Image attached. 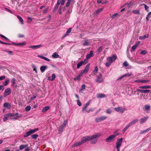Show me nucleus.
<instances>
[{"label": "nucleus", "mask_w": 151, "mask_h": 151, "mask_svg": "<svg viewBox=\"0 0 151 151\" xmlns=\"http://www.w3.org/2000/svg\"><path fill=\"white\" fill-rule=\"evenodd\" d=\"M100 135L99 134H98L93 135L92 136H84L81 138V142L83 144L87 141L91 140V143L92 144L96 143L97 141V139H96L97 137H99Z\"/></svg>", "instance_id": "nucleus-1"}, {"label": "nucleus", "mask_w": 151, "mask_h": 151, "mask_svg": "<svg viewBox=\"0 0 151 151\" xmlns=\"http://www.w3.org/2000/svg\"><path fill=\"white\" fill-rule=\"evenodd\" d=\"M119 134V133H116L113 134V135H110L106 139V142H111L112 141V140L114 138Z\"/></svg>", "instance_id": "nucleus-2"}, {"label": "nucleus", "mask_w": 151, "mask_h": 151, "mask_svg": "<svg viewBox=\"0 0 151 151\" xmlns=\"http://www.w3.org/2000/svg\"><path fill=\"white\" fill-rule=\"evenodd\" d=\"M116 55H114L111 57H109L107 58V60L108 61L110 62V63H112L116 59Z\"/></svg>", "instance_id": "nucleus-3"}, {"label": "nucleus", "mask_w": 151, "mask_h": 151, "mask_svg": "<svg viewBox=\"0 0 151 151\" xmlns=\"http://www.w3.org/2000/svg\"><path fill=\"white\" fill-rule=\"evenodd\" d=\"M114 110L117 112H119L121 113H123L125 110V108L122 107H118L115 108Z\"/></svg>", "instance_id": "nucleus-4"}, {"label": "nucleus", "mask_w": 151, "mask_h": 151, "mask_svg": "<svg viewBox=\"0 0 151 151\" xmlns=\"http://www.w3.org/2000/svg\"><path fill=\"white\" fill-rule=\"evenodd\" d=\"M11 92V89L10 88H8L6 89L5 91L4 95V97H6L7 96L10 95Z\"/></svg>", "instance_id": "nucleus-5"}, {"label": "nucleus", "mask_w": 151, "mask_h": 151, "mask_svg": "<svg viewBox=\"0 0 151 151\" xmlns=\"http://www.w3.org/2000/svg\"><path fill=\"white\" fill-rule=\"evenodd\" d=\"M107 118L106 116H101L98 118H97L95 119V122H100L102 121L105 120Z\"/></svg>", "instance_id": "nucleus-6"}, {"label": "nucleus", "mask_w": 151, "mask_h": 151, "mask_svg": "<svg viewBox=\"0 0 151 151\" xmlns=\"http://www.w3.org/2000/svg\"><path fill=\"white\" fill-rule=\"evenodd\" d=\"M123 141V139L121 138L117 139V142L116 143V147H120L122 145Z\"/></svg>", "instance_id": "nucleus-7"}, {"label": "nucleus", "mask_w": 151, "mask_h": 151, "mask_svg": "<svg viewBox=\"0 0 151 151\" xmlns=\"http://www.w3.org/2000/svg\"><path fill=\"white\" fill-rule=\"evenodd\" d=\"M96 81V82L99 83H101L104 81V80L101 74H100V76H98Z\"/></svg>", "instance_id": "nucleus-8"}, {"label": "nucleus", "mask_w": 151, "mask_h": 151, "mask_svg": "<svg viewBox=\"0 0 151 151\" xmlns=\"http://www.w3.org/2000/svg\"><path fill=\"white\" fill-rule=\"evenodd\" d=\"M137 91L138 92H141L142 93H149L150 91L149 90L146 89V90H143V89H137Z\"/></svg>", "instance_id": "nucleus-9"}, {"label": "nucleus", "mask_w": 151, "mask_h": 151, "mask_svg": "<svg viewBox=\"0 0 151 151\" xmlns=\"http://www.w3.org/2000/svg\"><path fill=\"white\" fill-rule=\"evenodd\" d=\"M41 45H32L29 47V48H32L34 49H36L40 48L42 47Z\"/></svg>", "instance_id": "nucleus-10"}, {"label": "nucleus", "mask_w": 151, "mask_h": 151, "mask_svg": "<svg viewBox=\"0 0 151 151\" xmlns=\"http://www.w3.org/2000/svg\"><path fill=\"white\" fill-rule=\"evenodd\" d=\"M148 117H144L140 119V124H142L145 122L148 118Z\"/></svg>", "instance_id": "nucleus-11"}, {"label": "nucleus", "mask_w": 151, "mask_h": 151, "mask_svg": "<svg viewBox=\"0 0 151 151\" xmlns=\"http://www.w3.org/2000/svg\"><path fill=\"white\" fill-rule=\"evenodd\" d=\"M91 102V101L90 100L85 104L83 109H82V111H84L86 110L87 107L90 104Z\"/></svg>", "instance_id": "nucleus-12"}, {"label": "nucleus", "mask_w": 151, "mask_h": 151, "mask_svg": "<svg viewBox=\"0 0 151 151\" xmlns=\"http://www.w3.org/2000/svg\"><path fill=\"white\" fill-rule=\"evenodd\" d=\"M26 42H24L22 43H16L12 42L13 45L15 46H21L24 45L26 44Z\"/></svg>", "instance_id": "nucleus-13"}, {"label": "nucleus", "mask_w": 151, "mask_h": 151, "mask_svg": "<svg viewBox=\"0 0 151 151\" xmlns=\"http://www.w3.org/2000/svg\"><path fill=\"white\" fill-rule=\"evenodd\" d=\"M138 121V119H135L132 121L130 122L129 124L130 126L134 124Z\"/></svg>", "instance_id": "nucleus-14"}, {"label": "nucleus", "mask_w": 151, "mask_h": 151, "mask_svg": "<svg viewBox=\"0 0 151 151\" xmlns=\"http://www.w3.org/2000/svg\"><path fill=\"white\" fill-rule=\"evenodd\" d=\"M47 68V65H43L40 67V70L42 73H43L45 70Z\"/></svg>", "instance_id": "nucleus-15"}, {"label": "nucleus", "mask_w": 151, "mask_h": 151, "mask_svg": "<svg viewBox=\"0 0 151 151\" xmlns=\"http://www.w3.org/2000/svg\"><path fill=\"white\" fill-rule=\"evenodd\" d=\"M32 134V133L31 132V130H30L29 131L27 132H26L25 133V134L24 135L23 137H27Z\"/></svg>", "instance_id": "nucleus-16"}, {"label": "nucleus", "mask_w": 151, "mask_h": 151, "mask_svg": "<svg viewBox=\"0 0 151 151\" xmlns=\"http://www.w3.org/2000/svg\"><path fill=\"white\" fill-rule=\"evenodd\" d=\"M90 42L88 40H85L84 42L83 43V46H88L90 45Z\"/></svg>", "instance_id": "nucleus-17"}, {"label": "nucleus", "mask_w": 151, "mask_h": 151, "mask_svg": "<svg viewBox=\"0 0 151 151\" xmlns=\"http://www.w3.org/2000/svg\"><path fill=\"white\" fill-rule=\"evenodd\" d=\"M82 144L81 143V142H76L73 145L72 147H76L79 146L80 145H81Z\"/></svg>", "instance_id": "nucleus-18"}, {"label": "nucleus", "mask_w": 151, "mask_h": 151, "mask_svg": "<svg viewBox=\"0 0 151 151\" xmlns=\"http://www.w3.org/2000/svg\"><path fill=\"white\" fill-rule=\"evenodd\" d=\"M103 10V8H101L95 11L94 13L95 15H98Z\"/></svg>", "instance_id": "nucleus-19"}, {"label": "nucleus", "mask_w": 151, "mask_h": 151, "mask_svg": "<svg viewBox=\"0 0 151 151\" xmlns=\"http://www.w3.org/2000/svg\"><path fill=\"white\" fill-rule=\"evenodd\" d=\"M4 106L9 109L11 108V105L9 103L7 102H5L4 104Z\"/></svg>", "instance_id": "nucleus-20"}, {"label": "nucleus", "mask_w": 151, "mask_h": 151, "mask_svg": "<svg viewBox=\"0 0 151 151\" xmlns=\"http://www.w3.org/2000/svg\"><path fill=\"white\" fill-rule=\"evenodd\" d=\"M151 87V86H142L139 87V88L144 89H147V88H150Z\"/></svg>", "instance_id": "nucleus-21"}, {"label": "nucleus", "mask_w": 151, "mask_h": 151, "mask_svg": "<svg viewBox=\"0 0 151 151\" xmlns=\"http://www.w3.org/2000/svg\"><path fill=\"white\" fill-rule=\"evenodd\" d=\"M97 97L99 98H102L106 97V96L105 94L99 93L97 94Z\"/></svg>", "instance_id": "nucleus-22"}, {"label": "nucleus", "mask_w": 151, "mask_h": 151, "mask_svg": "<svg viewBox=\"0 0 151 151\" xmlns=\"http://www.w3.org/2000/svg\"><path fill=\"white\" fill-rule=\"evenodd\" d=\"M17 17L19 20L20 22H21L22 24H24V21L22 18L19 15H17Z\"/></svg>", "instance_id": "nucleus-23"}, {"label": "nucleus", "mask_w": 151, "mask_h": 151, "mask_svg": "<svg viewBox=\"0 0 151 151\" xmlns=\"http://www.w3.org/2000/svg\"><path fill=\"white\" fill-rule=\"evenodd\" d=\"M28 145L27 144L25 145H21L20 146L19 149L20 150H23V149L27 147Z\"/></svg>", "instance_id": "nucleus-24"}, {"label": "nucleus", "mask_w": 151, "mask_h": 151, "mask_svg": "<svg viewBox=\"0 0 151 151\" xmlns=\"http://www.w3.org/2000/svg\"><path fill=\"white\" fill-rule=\"evenodd\" d=\"M140 5L141 6H143V5L144 6L145 10L147 12H149V6H147L146 4H141Z\"/></svg>", "instance_id": "nucleus-25"}, {"label": "nucleus", "mask_w": 151, "mask_h": 151, "mask_svg": "<svg viewBox=\"0 0 151 151\" xmlns=\"http://www.w3.org/2000/svg\"><path fill=\"white\" fill-rule=\"evenodd\" d=\"M64 128L63 127H62L61 126L59 127L58 133L59 134H60L62 132Z\"/></svg>", "instance_id": "nucleus-26"}, {"label": "nucleus", "mask_w": 151, "mask_h": 151, "mask_svg": "<svg viewBox=\"0 0 151 151\" xmlns=\"http://www.w3.org/2000/svg\"><path fill=\"white\" fill-rule=\"evenodd\" d=\"M149 37L148 34H147V35H145L143 36H140L139 37V39L140 40H144L146 38H147Z\"/></svg>", "instance_id": "nucleus-27"}, {"label": "nucleus", "mask_w": 151, "mask_h": 151, "mask_svg": "<svg viewBox=\"0 0 151 151\" xmlns=\"http://www.w3.org/2000/svg\"><path fill=\"white\" fill-rule=\"evenodd\" d=\"M93 54V52L91 50L90 51V54H88L86 55V58H90L92 56Z\"/></svg>", "instance_id": "nucleus-28"}, {"label": "nucleus", "mask_w": 151, "mask_h": 151, "mask_svg": "<svg viewBox=\"0 0 151 151\" xmlns=\"http://www.w3.org/2000/svg\"><path fill=\"white\" fill-rule=\"evenodd\" d=\"M130 126V125L129 124H127L125 127L122 130V133H124Z\"/></svg>", "instance_id": "nucleus-29"}, {"label": "nucleus", "mask_w": 151, "mask_h": 151, "mask_svg": "<svg viewBox=\"0 0 151 151\" xmlns=\"http://www.w3.org/2000/svg\"><path fill=\"white\" fill-rule=\"evenodd\" d=\"M50 109V107L49 106H46L42 109V111L43 112H45L47 111Z\"/></svg>", "instance_id": "nucleus-30"}, {"label": "nucleus", "mask_w": 151, "mask_h": 151, "mask_svg": "<svg viewBox=\"0 0 151 151\" xmlns=\"http://www.w3.org/2000/svg\"><path fill=\"white\" fill-rule=\"evenodd\" d=\"M59 55L56 52H54L53 53L52 57L54 58H57L59 57Z\"/></svg>", "instance_id": "nucleus-31"}, {"label": "nucleus", "mask_w": 151, "mask_h": 151, "mask_svg": "<svg viewBox=\"0 0 151 151\" xmlns=\"http://www.w3.org/2000/svg\"><path fill=\"white\" fill-rule=\"evenodd\" d=\"M139 42H137L135 45L133 46L132 47V49L133 51H134V50L136 49L137 47L138 46V45L139 44Z\"/></svg>", "instance_id": "nucleus-32"}, {"label": "nucleus", "mask_w": 151, "mask_h": 151, "mask_svg": "<svg viewBox=\"0 0 151 151\" xmlns=\"http://www.w3.org/2000/svg\"><path fill=\"white\" fill-rule=\"evenodd\" d=\"M9 117V116H8L7 114H5L4 116L3 121L4 122H6L7 120Z\"/></svg>", "instance_id": "nucleus-33"}, {"label": "nucleus", "mask_w": 151, "mask_h": 151, "mask_svg": "<svg viewBox=\"0 0 151 151\" xmlns=\"http://www.w3.org/2000/svg\"><path fill=\"white\" fill-rule=\"evenodd\" d=\"M71 29H72L71 28H70L68 29L66 33L65 34V36L68 35V34H69L70 32L71 31Z\"/></svg>", "instance_id": "nucleus-34"}, {"label": "nucleus", "mask_w": 151, "mask_h": 151, "mask_svg": "<svg viewBox=\"0 0 151 151\" xmlns=\"http://www.w3.org/2000/svg\"><path fill=\"white\" fill-rule=\"evenodd\" d=\"M132 12L134 14H140V12L139 10H134L132 11Z\"/></svg>", "instance_id": "nucleus-35"}, {"label": "nucleus", "mask_w": 151, "mask_h": 151, "mask_svg": "<svg viewBox=\"0 0 151 151\" xmlns=\"http://www.w3.org/2000/svg\"><path fill=\"white\" fill-rule=\"evenodd\" d=\"M98 68L97 66H96L94 68V70L93 71V72L94 74H96L98 70Z\"/></svg>", "instance_id": "nucleus-36"}, {"label": "nucleus", "mask_w": 151, "mask_h": 151, "mask_svg": "<svg viewBox=\"0 0 151 151\" xmlns=\"http://www.w3.org/2000/svg\"><path fill=\"white\" fill-rule=\"evenodd\" d=\"M95 109V108H90L88 110L86 111L85 112L87 113H89L90 112H92Z\"/></svg>", "instance_id": "nucleus-37"}, {"label": "nucleus", "mask_w": 151, "mask_h": 151, "mask_svg": "<svg viewBox=\"0 0 151 151\" xmlns=\"http://www.w3.org/2000/svg\"><path fill=\"white\" fill-rule=\"evenodd\" d=\"M83 62H81L77 64V68H79L80 67L83 65Z\"/></svg>", "instance_id": "nucleus-38"}, {"label": "nucleus", "mask_w": 151, "mask_h": 151, "mask_svg": "<svg viewBox=\"0 0 151 151\" xmlns=\"http://www.w3.org/2000/svg\"><path fill=\"white\" fill-rule=\"evenodd\" d=\"M9 81V79H6L5 80V82L3 83V85L4 86H6L8 84V83Z\"/></svg>", "instance_id": "nucleus-39"}, {"label": "nucleus", "mask_w": 151, "mask_h": 151, "mask_svg": "<svg viewBox=\"0 0 151 151\" xmlns=\"http://www.w3.org/2000/svg\"><path fill=\"white\" fill-rule=\"evenodd\" d=\"M38 137V135L37 134H34L31 136V137L32 139H36Z\"/></svg>", "instance_id": "nucleus-40"}, {"label": "nucleus", "mask_w": 151, "mask_h": 151, "mask_svg": "<svg viewBox=\"0 0 151 151\" xmlns=\"http://www.w3.org/2000/svg\"><path fill=\"white\" fill-rule=\"evenodd\" d=\"M67 123V121H65L63 122V124L60 126L62 127H65L66 126Z\"/></svg>", "instance_id": "nucleus-41"}, {"label": "nucleus", "mask_w": 151, "mask_h": 151, "mask_svg": "<svg viewBox=\"0 0 151 151\" xmlns=\"http://www.w3.org/2000/svg\"><path fill=\"white\" fill-rule=\"evenodd\" d=\"M90 66V64H88L85 67V69L87 70L88 71V70L89 69V67Z\"/></svg>", "instance_id": "nucleus-42"}, {"label": "nucleus", "mask_w": 151, "mask_h": 151, "mask_svg": "<svg viewBox=\"0 0 151 151\" xmlns=\"http://www.w3.org/2000/svg\"><path fill=\"white\" fill-rule=\"evenodd\" d=\"M0 36H1L2 38L4 39H5L8 40V41H9V40L8 38H7V37H6L5 36L2 35L0 34Z\"/></svg>", "instance_id": "nucleus-43"}, {"label": "nucleus", "mask_w": 151, "mask_h": 151, "mask_svg": "<svg viewBox=\"0 0 151 151\" xmlns=\"http://www.w3.org/2000/svg\"><path fill=\"white\" fill-rule=\"evenodd\" d=\"M6 114L8 116H9V117L13 116H15V114L14 113H8Z\"/></svg>", "instance_id": "nucleus-44"}, {"label": "nucleus", "mask_w": 151, "mask_h": 151, "mask_svg": "<svg viewBox=\"0 0 151 151\" xmlns=\"http://www.w3.org/2000/svg\"><path fill=\"white\" fill-rule=\"evenodd\" d=\"M31 106H28L25 108V110L27 111H29L31 109Z\"/></svg>", "instance_id": "nucleus-45"}, {"label": "nucleus", "mask_w": 151, "mask_h": 151, "mask_svg": "<svg viewBox=\"0 0 151 151\" xmlns=\"http://www.w3.org/2000/svg\"><path fill=\"white\" fill-rule=\"evenodd\" d=\"M145 108L146 110H148L150 109V106L149 105H146L145 106Z\"/></svg>", "instance_id": "nucleus-46"}, {"label": "nucleus", "mask_w": 151, "mask_h": 151, "mask_svg": "<svg viewBox=\"0 0 151 151\" xmlns=\"http://www.w3.org/2000/svg\"><path fill=\"white\" fill-rule=\"evenodd\" d=\"M55 78V75L54 73L52 74L51 76V81H53Z\"/></svg>", "instance_id": "nucleus-47"}, {"label": "nucleus", "mask_w": 151, "mask_h": 151, "mask_svg": "<svg viewBox=\"0 0 151 151\" xmlns=\"http://www.w3.org/2000/svg\"><path fill=\"white\" fill-rule=\"evenodd\" d=\"M4 51L5 52H8L10 55H13V52L12 51L7 50H4Z\"/></svg>", "instance_id": "nucleus-48"}, {"label": "nucleus", "mask_w": 151, "mask_h": 151, "mask_svg": "<svg viewBox=\"0 0 151 151\" xmlns=\"http://www.w3.org/2000/svg\"><path fill=\"white\" fill-rule=\"evenodd\" d=\"M31 131V132L32 133V134L33 133L35 132H36V131H38V128H36V129H33V130H32V129H30Z\"/></svg>", "instance_id": "nucleus-49"}, {"label": "nucleus", "mask_w": 151, "mask_h": 151, "mask_svg": "<svg viewBox=\"0 0 151 151\" xmlns=\"http://www.w3.org/2000/svg\"><path fill=\"white\" fill-rule=\"evenodd\" d=\"M151 15V11L149 12L147 14L146 18L147 20H149V17Z\"/></svg>", "instance_id": "nucleus-50"}, {"label": "nucleus", "mask_w": 151, "mask_h": 151, "mask_svg": "<svg viewBox=\"0 0 151 151\" xmlns=\"http://www.w3.org/2000/svg\"><path fill=\"white\" fill-rule=\"evenodd\" d=\"M123 65L124 66L126 67L128 66L129 65V64L127 61H125L123 63Z\"/></svg>", "instance_id": "nucleus-51"}, {"label": "nucleus", "mask_w": 151, "mask_h": 151, "mask_svg": "<svg viewBox=\"0 0 151 151\" xmlns=\"http://www.w3.org/2000/svg\"><path fill=\"white\" fill-rule=\"evenodd\" d=\"M80 77L78 75H77L76 77H75L74 78V81H76V80H80Z\"/></svg>", "instance_id": "nucleus-52"}, {"label": "nucleus", "mask_w": 151, "mask_h": 151, "mask_svg": "<svg viewBox=\"0 0 151 151\" xmlns=\"http://www.w3.org/2000/svg\"><path fill=\"white\" fill-rule=\"evenodd\" d=\"M131 75H132L131 73H128L125 74L124 75H124V77H127V76H131Z\"/></svg>", "instance_id": "nucleus-53"}, {"label": "nucleus", "mask_w": 151, "mask_h": 151, "mask_svg": "<svg viewBox=\"0 0 151 151\" xmlns=\"http://www.w3.org/2000/svg\"><path fill=\"white\" fill-rule=\"evenodd\" d=\"M77 104L79 106H81L82 104L81 103V102H80V101L79 99H78V100H77Z\"/></svg>", "instance_id": "nucleus-54"}, {"label": "nucleus", "mask_w": 151, "mask_h": 151, "mask_svg": "<svg viewBox=\"0 0 151 151\" xmlns=\"http://www.w3.org/2000/svg\"><path fill=\"white\" fill-rule=\"evenodd\" d=\"M124 75H123L120 77H119L116 80L117 81H119L121 80L122 78H124Z\"/></svg>", "instance_id": "nucleus-55"}, {"label": "nucleus", "mask_w": 151, "mask_h": 151, "mask_svg": "<svg viewBox=\"0 0 151 151\" xmlns=\"http://www.w3.org/2000/svg\"><path fill=\"white\" fill-rule=\"evenodd\" d=\"M103 48L102 46L100 47L98 50V52L99 53L101 52Z\"/></svg>", "instance_id": "nucleus-56"}, {"label": "nucleus", "mask_w": 151, "mask_h": 151, "mask_svg": "<svg viewBox=\"0 0 151 151\" xmlns=\"http://www.w3.org/2000/svg\"><path fill=\"white\" fill-rule=\"evenodd\" d=\"M147 53V52L145 50H143L141 51V54H142V55H145Z\"/></svg>", "instance_id": "nucleus-57"}, {"label": "nucleus", "mask_w": 151, "mask_h": 151, "mask_svg": "<svg viewBox=\"0 0 151 151\" xmlns=\"http://www.w3.org/2000/svg\"><path fill=\"white\" fill-rule=\"evenodd\" d=\"M15 115L16 116V117L15 118V119H17L18 118H19V117H20L21 116H19L18 113H17L15 114Z\"/></svg>", "instance_id": "nucleus-58"}, {"label": "nucleus", "mask_w": 151, "mask_h": 151, "mask_svg": "<svg viewBox=\"0 0 151 151\" xmlns=\"http://www.w3.org/2000/svg\"><path fill=\"white\" fill-rule=\"evenodd\" d=\"M32 20V18L30 17H28L27 18V21L28 22L30 23L31 22Z\"/></svg>", "instance_id": "nucleus-59"}, {"label": "nucleus", "mask_w": 151, "mask_h": 151, "mask_svg": "<svg viewBox=\"0 0 151 151\" xmlns=\"http://www.w3.org/2000/svg\"><path fill=\"white\" fill-rule=\"evenodd\" d=\"M86 87V85L85 84H83L81 86V90H83L85 89Z\"/></svg>", "instance_id": "nucleus-60"}, {"label": "nucleus", "mask_w": 151, "mask_h": 151, "mask_svg": "<svg viewBox=\"0 0 151 151\" xmlns=\"http://www.w3.org/2000/svg\"><path fill=\"white\" fill-rule=\"evenodd\" d=\"M15 79L14 78H13L12 79L11 82L12 84H14L15 83Z\"/></svg>", "instance_id": "nucleus-61"}, {"label": "nucleus", "mask_w": 151, "mask_h": 151, "mask_svg": "<svg viewBox=\"0 0 151 151\" xmlns=\"http://www.w3.org/2000/svg\"><path fill=\"white\" fill-rule=\"evenodd\" d=\"M111 63L109 62H107L106 63L105 65L107 67H109L111 65Z\"/></svg>", "instance_id": "nucleus-62"}, {"label": "nucleus", "mask_w": 151, "mask_h": 151, "mask_svg": "<svg viewBox=\"0 0 151 151\" xmlns=\"http://www.w3.org/2000/svg\"><path fill=\"white\" fill-rule=\"evenodd\" d=\"M118 15V14L117 13H116L114 14L113 15L111 16V18H114L116 16H117Z\"/></svg>", "instance_id": "nucleus-63"}, {"label": "nucleus", "mask_w": 151, "mask_h": 151, "mask_svg": "<svg viewBox=\"0 0 151 151\" xmlns=\"http://www.w3.org/2000/svg\"><path fill=\"white\" fill-rule=\"evenodd\" d=\"M111 111L110 109H108L107 110L106 113L107 114H110L111 113Z\"/></svg>", "instance_id": "nucleus-64"}]
</instances>
